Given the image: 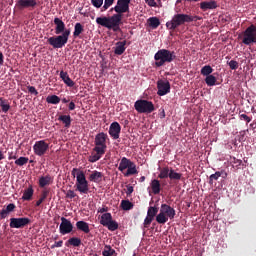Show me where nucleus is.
I'll return each mask as SVG.
<instances>
[{
    "instance_id": "f257e3e1",
    "label": "nucleus",
    "mask_w": 256,
    "mask_h": 256,
    "mask_svg": "<svg viewBox=\"0 0 256 256\" xmlns=\"http://www.w3.org/2000/svg\"><path fill=\"white\" fill-rule=\"evenodd\" d=\"M55 25V34L57 36H52L48 38V44L52 46L54 49H62L66 46L69 41V37L71 35V30L66 29L65 22L58 18H54Z\"/></svg>"
},
{
    "instance_id": "f03ea898",
    "label": "nucleus",
    "mask_w": 256,
    "mask_h": 256,
    "mask_svg": "<svg viewBox=\"0 0 256 256\" xmlns=\"http://www.w3.org/2000/svg\"><path fill=\"white\" fill-rule=\"evenodd\" d=\"M122 21L123 15H120L118 13L113 14L109 17L103 16L96 18L97 25L104 27L108 30H112L113 32H121Z\"/></svg>"
},
{
    "instance_id": "7ed1b4c3",
    "label": "nucleus",
    "mask_w": 256,
    "mask_h": 256,
    "mask_svg": "<svg viewBox=\"0 0 256 256\" xmlns=\"http://www.w3.org/2000/svg\"><path fill=\"white\" fill-rule=\"evenodd\" d=\"M71 174L73 177H76V191H78L80 194H89V182L86 178L84 171L79 170L78 168H73Z\"/></svg>"
},
{
    "instance_id": "20e7f679",
    "label": "nucleus",
    "mask_w": 256,
    "mask_h": 256,
    "mask_svg": "<svg viewBox=\"0 0 256 256\" xmlns=\"http://www.w3.org/2000/svg\"><path fill=\"white\" fill-rule=\"evenodd\" d=\"M177 59L175 51L168 49H160L154 55L155 66L157 68L165 66V64L172 63Z\"/></svg>"
},
{
    "instance_id": "39448f33",
    "label": "nucleus",
    "mask_w": 256,
    "mask_h": 256,
    "mask_svg": "<svg viewBox=\"0 0 256 256\" xmlns=\"http://www.w3.org/2000/svg\"><path fill=\"white\" fill-rule=\"evenodd\" d=\"M175 208L167 203L161 204L160 212L156 216V222L160 225H165L170 220L175 219Z\"/></svg>"
},
{
    "instance_id": "423d86ee",
    "label": "nucleus",
    "mask_w": 256,
    "mask_h": 256,
    "mask_svg": "<svg viewBox=\"0 0 256 256\" xmlns=\"http://www.w3.org/2000/svg\"><path fill=\"white\" fill-rule=\"evenodd\" d=\"M187 23H189V14L177 13L166 23V28L170 31H175Z\"/></svg>"
},
{
    "instance_id": "0eeeda50",
    "label": "nucleus",
    "mask_w": 256,
    "mask_h": 256,
    "mask_svg": "<svg viewBox=\"0 0 256 256\" xmlns=\"http://www.w3.org/2000/svg\"><path fill=\"white\" fill-rule=\"evenodd\" d=\"M134 108L140 114H151L155 111L153 102L145 99L137 100L134 104Z\"/></svg>"
},
{
    "instance_id": "6e6552de",
    "label": "nucleus",
    "mask_w": 256,
    "mask_h": 256,
    "mask_svg": "<svg viewBox=\"0 0 256 256\" xmlns=\"http://www.w3.org/2000/svg\"><path fill=\"white\" fill-rule=\"evenodd\" d=\"M242 43L246 46L256 44V26L254 24H251L244 31Z\"/></svg>"
},
{
    "instance_id": "1a4fd4ad",
    "label": "nucleus",
    "mask_w": 256,
    "mask_h": 256,
    "mask_svg": "<svg viewBox=\"0 0 256 256\" xmlns=\"http://www.w3.org/2000/svg\"><path fill=\"white\" fill-rule=\"evenodd\" d=\"M131 0H117L116 5L111 9L116 14L123 16V14H129V5Z\"/></svg>"
},
{
    "instance_id": "9d476101",
    "label": "nucleus",
    "mask_w": 256,
    "mask_h": 256,
    "mask_svg": "<svg viewBox=\"0 0 256 256\" xmlns=\"http://www.w3.org/2000/svg\"><path fill=\"white\" fill-rule=\"evenodd\" d=\"M107 139L108 134L105 132H100L95 136L94 144L95 149L101 150L103 152L107 151Z\"/></svg>"
},
{
    "instance_id": "9b49d317",
    "label": "nucleus",
    "mask_w": 256,
    "mask_h": 256,
    "mask_svg": "<svg viewBox=\"0 0 256 256\" xmlns=\"http://www.w3.org/2000/svg\"><path fill=\"white\" fill-rule=\"evenodd\" d=\"M49 148H50V145L49 143H46L45 140H38L33 145L34 154L39 157L44 156L49 150Z\"/></svg>"
},
{
    "instance_id": "f8f14e48",
    "label": "nucleus",
    "mask_w": 256,
    "mask_h": 256,
    "mask_svg": "<svg viewBox=\"0 0 256 256\" xmlns=\"http://www.w3.org/2000/svg\"><path fill=\"white\" fill-rule=\"evenodd\" d=\"M31 224L30 218H10L9 227L11 229H23Z\"/></svg>"
},
{
    "instance_id": "ddd939ff",
    "label": "nucleus",
    "mask_w": 256,
    "mask_h": 256,
    "mask_svg": "<svg viewBox=\"0 0 256 256\" xmlns=\"http://www.w3.org/2000/svg\"><path fill=\"white\" fill-rule=\"evenodd\" d=\"M74 230V226L71 222V220H68V218H61V223L59 225V233L61 235H67L72 233Z\"/></svg>"
},
{
    "instance_id": "4468645a",
    "label": "nucleus",
    "mask_w": 256,
    "mask_h": 256,
    "mask_svg": "<svg viewBox=\"0 0 256 256\" xmlns=\"http://www.w3.org/2000/svg\"><path fill=\"white\" fill-rule=\"evenodd\" d=\"M159 213V208L157 206H149L147 211V216L144 220V228H149L153 220H155V216Z\"/></svg>"
},
{
    "instance_id": "2eb2a0df",
    "label": "nucleus",
    "mask_w": 256,
    "mask_h": 256,
    "mask_svg": "<svg viewBox=\"0 0 256 256\" xmlns=\"http://www.w3.org/2000/svg\"><path fill=\"white\" fill-rule=\"evenodd\" d=\"M158 96H165L171 92V84L168 80H158L157 81Z\"/></svg>"
},
{
    "instance_id": "dca6fc26",
    "label": "nucleus",
    "mask_w": 256,
    "mask_h": 256,
    "mask_svg": "<svg viewBox=\"0 0 256 256\" xmlns=\"http://www.w3.org/2000/svg\"><path fill=\"white\" fill-rule=\"evenodd\" d=\"M122 127L119 122H112L109 128V135L114 139L117 140L120 138Z\"/></svg>"
},
{
    "instance_id": "f3484780",
    "label": "nucleus",
    "mask_w": 256,
    "mask_h": 256,
    "mask_svg": "<svg viewBox=\"0 0 256 256\" xmlns=\"http://www.w3.org/2000/svg\"><path fill=\"white\" fill-rule=\"evenodd\" d=\"M37 6L36 0H18L16 2V8L23 10L25 8H34Z\"/></svg>"
},
{
    "instance_id": "a211bd4d",
    "label": "nucleus",
    "mask_w": 256,
    "mask_h": 256,
    "mask_svg": "<svg viewBox=\"0 0 256 256\" xmlns=\"http://www.w3.org/2000/svg\"><path fill=\"white\" fill-rule=\"evenodd\" d=\"M106 154L105 151L97 148H93V153L88 158V161L90 163H96L98 162L104 155Z\"/></svg>"
},
{
    "instance_id": "6ab92c4d",
    "label": "nucleus",
    "mask_w": 256,
    "mask_h": 256,
    "mask_svg": "<svg viewBox=\"0 0 256 256\" xmlns=\"http://www.w3.org/2000/svg\"><path fill=\"white\" fill-rule=\"evenodd\" d=\"M103 178H104V173L98 170L92 171L91 174L89 175V181L97 184L101 183L103 181Z\"/></svg>"
},
{
    "instance_id": "aec40b11",
    "label": "nucleus",
    "mask_w": 256,
    "mask_h": 256,
    "mask_svg": "<svg viewBox=\"0 0 256 256\" xmlns=\"http://www.w3.org/2000/svg\"><path fill=\"white\" fill-rule=\"evenodd\" d=\"M218 7L217 2L214 0L203 1L200 3V9L202 11L215 10Z\"/></svg>"
},
{
    "instance_id": "412c9836",
    "label": "nucleus",
    "mask_w": 256,
    "mask_h": 256,
    "mask_svg": "<svg viewBox=\"0 0 256 256\" xmlns=\"http://www.w3.org/2000/svg\"><path fill=\"white\" fill-rule=\"evenodd\" d=\"M60 78L68 87L72 88L75 86V82L70 78L68 72L60 71Z\"/></svg>"
},
{
    "instance_id": "4be33fe9",
    "label": "nucleus",
    "mask_w": 256,
    "mask_h": 256,
    "mask_svg": "<svg viewBox=\"0 0 256 256\" xmlns=\"http://www.w3.org/2000/svg\"><path fill=\"white\" fill-rule=\"evenodd\" d=\"M126 45H127L126 40L117 42L114 50L115 55H118V56L123 55L126 51Z\"/></svg>"
},
{
    "instance_id": "5701e85b",
    "label": "nucleus",
    "mask_w": 256,
    "mask_h": 256,
    "mask_svg": "<svg viewBox=\"0 0 256 256\" xmlns=\"http://www.w3.org/2000/svg\"><path fill=\"white\" fill-rule=\"evenodd\" d=\"M76 228L85 234H89L91 231L88 222H84V220H79L76 222Z\"/></svg>"
},
{
    "instance_id": "b1692460",
    "label": "nucleus",
    "mask_w": 256,
    "mask_h": 256,
    "mask_svg": "<svg viewBox=\"0 0 256 256\" xmlns=\"http://www.w3.org/2000/svg\"><path fill=\"white\" fill-rule=\"evenodd\" d=\"M82 245V240L81 238H76V237H73V238H69L67 240V242H65V246L66 247H80Z\"/></svg>"
},
{
    "instance_id": "393cba45",
    "label": "nucleus",
    "mask_w": 256,
    "mask_h": 256,
    "mask_svg": "<svg viewBox=\"0 0 256 256\" xmlns=\"http://www.w3.org/2000/svg\"><path fill=\"white\" fill-rule=\"evenodd\" d=\"M133 161L129 160L127 157H122L118 170L121 172H124L126 169L129 168L130 164H132Z\"/></svg>"
},
{
    "instance_id": "a878e982",
    "label": "nucleus",
    "mask_w": 256,
    "mask_h": 256,
    "mask_svg": "<svg viewBox=\"0 0 256 256\" xmlns=\"http://www.w3.org/2000/svg\"><path fill=\"white\" fill-rule=\"evenodd\" d=\"M34 195V189L33 186H29L28 188H26L23 192L22 195V200L23 201H30L32 199Z\"/></svg>"
},
{
    "instance_id": "bb28decb",
    "label": "nucleus",
    "mask_w": 256,
    "mask_h": 256,
    "mask_svg": "<svg viewBox=\"0 0 256 256\" xmlns=\"http://www.w3.org/2000/svg\"><path fill=\"white\" fill-rule=\"evenodd\" d=\"M112 220H113L112 214L110 212H106L105 214H102L100 219V224L106 227Z\"/></svg>"
},
{
    "instance_id": "cd10ccee",
    "label": "nucleus",
    "mask_w": 256,
    "mask_h": 256,
    "mask_svg": "<svg viewBox=\"0 0 256 256\" xmlns=\"http://www.w3.org/2000/svg\"><path fill=\"white\" fill-rule=\"evenodd\" d=\"M151 188L154 195L161 193V182L158 179H153L151 181Z\"/></svg>"
},
{
    "instance_id": "c85d7f7f",
    "label": "nucleus",
    "mask_w": 256,
    "mask_h": 256,
    "mask_svg": "<svg viewBox=\"0 0 256 256\" xmlns=\"http://www.w3.org/2000/svg\"><path fill=\"white\" fill-rule=\"evenodd\" d=\"M58 121L62 122L65 128H70L72 124V118L70 115H60Z\"/></svg>"
},
{
    "instance_id": "c756f323",
    "label": "nucleus",
    "mask_w": 256,
    "mask_h": 256,
    "mask_svg": "<svg viewBox=\"0 0 256 256\" xmlns=\"http://www.w3.org/2000/svg\"><path fill=\"white\" fill-rule=\"evenodd\" d=\"M84 31H85V29H84V26L82 25V23H80V22L76 23L74 26L73 37L74 38L80 37V35L83 34Z\"/></svg>"
},
{
    "instance_id": "7c9ffc66",
    "label": "nucleus",
    "mask_w": 256,
    "mask_h": 256,
    "mask_svg": "<svg viewBox=\"0 0 256 256\" xmlns=\"http://www.w3.org/2000/svg\"><path fill=\"white\" fill-rule=\"evenodd\" d=\"M52 181V177L50 175H46V176H41L39 178V186L41 188L46 187L47 185H49Z\"/></svg>"
},
{
    "instance_id": "2f4dec72",
    "label": "nucleus",
    "mask_w": 256,
    "mask_h": 256,
    "mask_svg": "<svg viewBox=\"0 0 256 256\" xmlns=\"http://www.w3.org/2000/svg\"><path fill=\"white\" fill-rule=\"evenodd\" d=\"M46 102L52 105H58L61 102V98L58 95H49L46 98Z\"/></svg>"
},
{
    "instance_id": "473e14b6",
    "label": "nucleus",
    "mask_w": 256,
    "mask_h": 256,
    "mask_svg": "<svg viewBox=\"0 0 256 256\" xmlns=\"http://www.w3.org/2000/svg\"><path fill=\"white\" fill-rule=\"evenodd\" d=\"M0 107L3 113H8L11 109L10 104L3 97H0Z\"/></svg>"
},
{
    "instance_id": "72a5a7b5",
    "label": "nucleus",
    "mask_w": 256,
    "mask_h": 256,
    "mask_svg": "<svg viewBox=\"0 0 256 256\" xmlns=\"http://www.w3.org/2000/svg\"><path fill=\"white\" fill-rule=\"evenodd\" d=\"M148 24L152 29H157L158 26L161 25V21H159V18L157 17H150L148 19Z\"/></svg>"
},
{
    "instance_id": "f704fd0d",
    "label": "nucleus",
    "mask_w": 256,
    "mask_h": 256,
    "mask_svg": "<svg viewBox=\"0 0 256 256\" xmlns=\"http://www.w3.org/2000/svg\"><path fill=\"white\" fill-rule=\"evenodd\" d=\"M115 253L116 250H114V248H112V246H109L108 244L104 246V250L102 251L103 256H113L115 255Z\"/></svg>"
},
{
    "instance_id": "c9c22d12",
    "label": "nucleus",
    "mask_w": 256,
    "mask_h": 256,
    "mask_svg": "<svg viewBox=\"0 0 256 256\" xmlns=\"http://www.w3.org/2000/svg\"><path fill=\"white\" fill-rule=\"evenodd\" d=\"M170 171H171V169H169L168 166L161 168L160 173L158 174V178H160V179L169 178Z\"/></svg>"
},
{
    "instance_id": "e433bc0d",
    "label": "nucleus",
    "mask_w": 256,
    "mask_h": 256,
    "mask_svg": "<svg viewBox=\"0 0 256 256\" xmlns=\"http://www.w3.org/2000/svg\"><path fill=\"white\" fill-rule=\"evenodd\" d=\"M183 175L179 172H175V169L173 168H170V172H169V178L170 180H176V181H179L181 180V177Z\"/></svg>"
},
{
    "instance_id": "4c0bfd02",
    "label": "nucleus",
    "mask_w": 256,
    "mask_h": 256,
    "mask_svg": "<svg viewBox=\"0 0 256 256\" xmlns=\"http://www.w3.org/2000/svg\"><path fill=\"white\" fill-rule=\"evenodd\" d=\"M201 75L204 76V77H208L212 74L213 72V69L210 65H205L201 68Z\"/></svg>"
},
{
    "instance_id": "58836bf2",
    "label": "nucleus",
    "mask_w": 256,
    "mask_h": 256,
    "mask_svg": "<svg viewBox=\"0 0 256 256\" xmlns=\"http://www.w3.org/2000/svg\"><path fill=\"white\" fill-rule=\"evenodd\" d=\"M216 81H217V79H216V77L214 75H208L205 78V83L207 84L208 87L215 86Z\"/></svg>"
},
{
    "instance_id": "ea45409f",
    "label": "nucleus",
    "mask_w": 256,
    "mask_h": 256,
    "mask_svg": "<svg viewBox=\"0 0 256 256\" xmlns=\"http://www.w3.org/2000/svg\"><path fill=\"white\" fill-rule=\"evenodd\" d=\"M137 174V167L135 166V163L132 162L128 168H127V172L125 173V176H131V175H135Z\"/></svg>"
},
{
    "instance_id": "a19ab883",
    "label": "nucleus",
    "mask_w": 256,
    "mask_h": 256,
    "mask_svg": "<svg viewBox=\"0 0 256 256\" xmlns=\"http://www.w3.org/2000/svg\"><path fill=\"white\" fill-rule=\"evenodd\" d=\"M121 207L124 211H129V210L133 209V203L129 200H122Z\"/></svg>"
},
{
    "instance_id": "79ce46f5",
    "label": "nucleus",
    "mask_w": 256,
    "mask_h": 256,
    "mask_svg": "<svg viewBox=\"0 0 256 256\" xmlns=\"http://www.w3.org/2000/svg\"><path fill=\"white\" fill-rule=\"evenodd\" d=\"M28 162H29L28 157L21 156L15 160V165L22 167V166L26 165Z\"/></svg>"
},
{
    "instance_id": "37998d69",
    "label": "nucleus",
    "mask_w": 256,
    "mask_h": 256,
    "mask_svg": "<svg viewBox=\"0 0 256 256\" xmlns=\"http://www.w3.org/2000/svg\"><path fill=\"white\" fill-rule=\"evenodd\" d=\"M109 231H116L119 229V224L116 222V220H112L108 223L106 226Z\"/></svg>"
},
{
    "instance_id": "c03bdc74",
    "label": "nucleus",
    "mask_w": 256,
    "mask_h": 256,
    "mask_svg": "<svg viewBox=\"0 0 256 256\" xmlns=\"http://www.w3.org/2000/svg\"><path fill=\"white\" fill-rule=\"evenodd\" d=\"M49 192L44 190L41 197L36 201V206L39 207L48 197Z\"/></svg>"
},
{
    "instance_id": "a18cd8bd",
    "label": "nucleus",
    "mask_w": 256,
    "mask_h": 256,
    "mask_svg": "<svg viewBox=\"0 0 256 256\" xmlns=\"http://www.w3.org/2000/svg\"><path fill=\"white\" fill-rule=\"evenodd\" d=\"M115 3V0H104L103 10L107 11L110 9Z\"/></svg>"
},
{
    "instance_id": "49530a36",
    "label": "nucleus",
    "mask_w": 256,
    "mask_h": 256,
    "mask_svg": "<svg viewBox=\"0 0 256 256\" xmlns=\"http://www.w3.org/2000/svg\"><path fill=\"white\" fill-rule=\"evenodd\" d=\"M91 4L96 9H100L103 6V4H104V0H91Z\"/></svg>"
},
{
    "instance_id": "de8ad7c7",
    "label": "nucleus",
    "mask_w": 256,
    "mask_h": 256,
    "mask_svg": "<svg viewBox=\"0 0 256 256\" xmlns=\"http://www.w3.org/2000/svg\"><path fill=\"white\" fill-rule=\"evenodd\" d=\"M219 177H220V173L219 171H216L214 174L210 175L209 183L212 185L213 181H217Z\"/></svg>"
},
{
    "instance_id": "09e8293b",
    "label": "nucleus",
    "mask_w": 256,
    "mask_h": 256,
    "mask_svg": "<svg viewBox=\"0 0 256 256\" xmlns=\"http://www.w3.org/2000/svg\"><path fill=\"white\" fill-rule=\"evenodd\" d=\"M76 197H77V194H76V192H75L74 190H72V189L67 190V192H66V198H68V199H74V198H76Z\"/></svg>"
},
{
    "instance_id": "8fccbe9b",
    "label": "nucleus",
    "mask_w": 256,
    "mask_h": 256,
    "mask_svg": "<svg viewBox=\"0 0 256 256\" xmlns=\"http://www.w3.org/2000/svg\"><path fill=\"white\" fill-rule=\"evenodd\" d=\"M10 213L11 212H9V210L7 208H3L0 212V218L1 219H6L9 216Z\"/></svg>"
},
{
    "instance_id": "3c124183",
    "label": "nucleus",
    "mask_w": 256,
    "mask_h": 256,
    "mask_svg": "<svg viewBox=\"0 0 256 256\" xmlns=\"http://www.w3.org/2000/svg\"><path fill=\"white\" fill-rule=\"evenodd\" d=\"M228 65L230 67L231 70H236L238 69V62L235 60H231L228 62Z\"/></svg>"
},
{
    "instance_id": "603ef678",
    "label": "nucleus",
    "mask_w": 256,
    "mask_h": 256,
    "mask_svg": "<svg viewBox=\"0 0 256 256\" xmlns=\"http://www.w3.org/2000/svg\"><path fill=\"white\" fill-rule=\"evenodd\" d=\"M202 17L189 15L188 23L201 21Z\"/></svg>"
},
{
    "instance_id": "864d4df0",
    "label": "nucleus",
    "mask_w": 256,
    "mask_h": 256,
    "mask_svg": "<svg viewBox=\"0 0 256 256\" xmlns=\"http://www.w3.org/2000/svg\"><path fill=\"white\" fill-rule=\"evenodd\" d=\"M28 92L35 96H37L39 94V92L37 91L35 86H28Z\"/></svg>"
},
{
    "instance_id": "5fc2aeb1",
    "label": "nucleus",
    "mask_w": 256,
    "mask_h": 256,
    "mask_svg": "<svg viewBox=\"0 0 256 256\" xmlns=\"http://www.w3.org/2000/svg\"><path fill=\"white\" fill-rule=\"evenodd\" d=\"M240 120H243L246 123H250L251 122V118L248 115H246L245 113L240 114Z\"/></svg>"
},
{
    "instance_id": "6e6d98bb",
    "label": "nucleus",
    "mask_w": 256,
    "mask_h": 256,
    "mask_svg": "<svg viewBox=\"0 0 256 256\" xmlns=\"http://www.w3.org/2000/svg\"><path fill=\"white\" fill-rule=\"evenodd\" d=\"M63 243H64L63 240H59L58 242H55L54 244H52L51 249L63 247Z\"/></svg>"
},
{
    "instance_id": "4d7b16f0",
    "label": "nucleus",
    "mask_w": 256,
    "mask_h": 256,
    "mask_svg": "<svg viewBox=\"0 0 256 256\" xmlns=\"http://www.w3.org/2000/svg\"><path fill=\"white\" fill-rule=\"evenodd\" d=\"M7 211H9L10 213H12L15 209H16V205L14 203H9L6 206Z\"/></svg>"
},
{
    "instance_id": "13d9d810",
    "label": "nucleus",
    "mask_w": 256,
    "mask_h": 256,
    "mask_svg": "<svg viewBox=\"0 0 256 256\" xmlns=\"http://www.w3.org/2000/svg\"><path fill=\"white\" fill-rule=\"evenodd\" d=\"M145 2L150 7H157V2H155V0H145Z\"/></svg>"
},
{
    "instance_id": "bf43d9fd",
    "label": "nucleus",
    "mask_w": 256,
    "mask_h": 256,
    "mask_svg": "<svg viewBox=\"0 0 256 256\" xmlns=\"http://www.w3.org/2000/svg\"><path fill=\"white\" fill-rule=\"evenodd\" d=\"M132 193H133V186L132 185H128L127 186L126 194L127 195H131Z\"/></svg>"
},
{
    "instance_id": "052dcab7",
    "label": "nucleus",
    "mask_w": 256,
    "mask_h": 256,
    "mask_svg": "<svg viewBox=\"0 0 256 256\" xmlns=\"http://www.w3.org/2000/svg\"><path fill=\"white\" fill-rule=\"evenodd\" d=\"M75 109H76V104H75V102L71 101L69 103V110L74 111Z\"/></svg>"
},
{
    "instance_id": "680f3d73",
    "label": "nucleus",
    "mask_w": 256,
    "mask_h": 256,
    "mask_svg": "<svg viewBox=\"0 0 256 256\" xmlns=\"http://www.w3.org/2000/svg\"><path fill=\"white\" fill-rule=\"evenodd\" d=\"M220 177H222L223 179L227 178V172L225 170H221L219 171Z\"/></svg>"
},
{
    "instance_id": "e2e57ef3",
    "label": "nucleus",
    "mask_w": 256,
    "mask_h": 256,
    "mask_svg": "<svg viewBox=\"0 0 256 256\" xmlns=\"http://www.w3.org/2000/svg\"><path fill=\"white\" fill-rule=\"evenodd\" d=\"M106 212H108V207H100L98 209V213H106Z\"/></svg>"
},
{
    "instance_id": "0e129e2a",
    "label": "nucleus",
    "mask_w": 256,
    "mask_h": 256,
    "mask_svg": "<svg viewBox=\"0 0 256 256\" xmlns=\"http://www.w3.org/2000/svg\"><path fill=\"white\" fill-rule=\"evenodd\" d=\"M4 64V54L2 51H0V66Z\"/></svg>"
},
{
    "instance_id": "69168bd1",
    "label": "nucleus",
    "mask_w": 256,
    "mask_h": 256,
    "mask_svg": "<svg viewBox=\"0 0 256 256\" xmlns=\"http://www.w3.org/2000/svg\"><path fill=\"white\" fill-rule=\"evenodd\" d=\"M5 156L2 150H0V161L4 160Z\"/></svg>"
},
{
    "instance_id": "338daca9",
    "label": "nucleus",
    "mask_w": 256,
    "mask_h": 256,
    "mask_svg": "<svg viewBox=\"0 0 256 256\" xmlns=\"http://www.w3.org/2000/svg\"><path fill=\"white\" fill-rule=\"evenodd\" d=\"M62 103H63V104H67V103H69V99H67V98H63V99H62Z\"/></svg>"
},
{
    "instance_id": "774afa93",
    "label": "nucleus",
    "mask_w": 256,
    "mask_h": 256,
    "mask_svg": "<svg viewBox=\"0 0 256 256\" xmlns=\"http://www.w3.org/2000/svg\"><path fill=\"white\" fill-rule=\"evenodd\" d=\"M140 182H145V176L140 177Z\"/></svg>"
}]
</instances>
